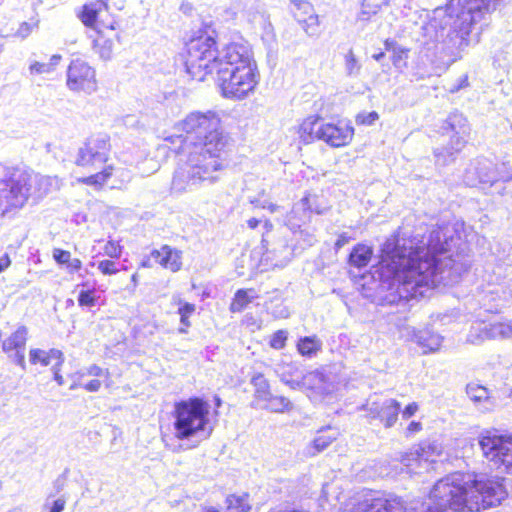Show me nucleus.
Wrapping results in <instances>:
<instances>
[{
	"instance_id": "nucleus-1",
	"label": "nucleus",
	"mask_w": 512,
	"mask_h": 512,
	"mask_svg": "<svg viewBox=\"0 0 512 512\" xmlns=\"http://www.w3.org/2000/svg\"><path fill=\"white\" fill-rule=\"evenodd\" d=\"M448 227L433 228L427 240L418 245L413 240L387 241L377 275L376 299L381 305L406 304L410 299L427 296L437 284L458 282L463 265L451 256L439 258L450 251L453 235Z\"/></svg>"
},
{
	"instance_id": "nucleus-2",
	"label": "nucleus",
	"mask_w": 512,
	"mask_h": 512,
	"mask_svg": "<svg viewBox=\"0 0 512 512\" xmlns=\"http://www.w3.org/2000/svg\"><path fill=\"white\" fill-rule=\"evenodd\" d=\"M176 129L184 135L166 138L172 144L180 143L176 150L179 162L171 183L172 191H194L218 182L227 167L230 145L218 114L211 110L191 112L176 124Z\"/></svg>"
},
{
	"instance_id": "nucleus-3",
	"label": "nucleus",
	"mask_w": 512,
	"mask_h": 512,
	"mask_svg": "<svg viewBox=\"0 0 512 512\" xmlns=\"http://www.w3.org/2000/svg\"><path fill=\"white\" fill-rule=\"evenodd\" d=\"M503 481L476 480L462 473L450 474L434 485L430 492L431 503L419 512H475L497 506L507 497ZM352 512L418 511L407 510L403 500L396 495L368 491L354 505Z\"/></svg>"
},
{
	"instance_id": "nucleus-4",
	"label": "nucleus",
	"mask_w": 512,
	"mask_h": 512,
	"mask_svg": "<svg viewBox=\"0 0 512 512\" xmlns=\"http://www.w3.org/2000/svg\"><path fill=\"white\" fill-rule=\"evenodd\" d=\"M185 65L188 74L198 81L215 72L225 98L245 99L259 82L256 62L246 45L230 43L218 50L211 36H200L187 43Z\"/></svg>"
},
{
	"instance_id": "nucleus-5",
	"label": "nucleus",
	"mask_w": 512,
	"mask_h": 512,
	"mask_svg": "<svg viewBox=\"0 0 512 512\" xmlns=\"http://www.w3.org/2000/svg\"><path fill=\"white\" fill-rule=\"evenodd\" d=\"M500 2L462 0L456 12L452 6L434 9L429 20L421 27V43L435 57L431 61L451 65L459 59L463 49L469 45L472 26L495 11Z\"/></svg>"
},
{
	"instance_id": "nucleus-6",
	"label": "nucleus",
	"mask_w": 512,
	"mask_h": 512,
	"mask_svg": "<svg viewBox=\"0 0 512 512\" xmlns=\"http://www.w3.org/2000/svg\"><path fill=\"white\" fill-rule=\"evenodd\" d=\"M0 184L3 185L0 187V199L5 201L6 209H19L30 196L42 198L59 188V179L0 163Z\"/></svg>"
},
{
	"instance_id": "nucleus-7",
	"label": "nucleus",
	"mask_w": 512,
	"mask_h": 512,
	"mask_svg": "<svg viewBox=\"0 0 512 512\" xmlns=\"http://www.w3.org/2000/svg\"><path fill=\"white\" fill-rule=\"evenodd\" d=\"M110 140L106 135H94L89 137L78 149L75 158L77 166L89 171L100 170L87 177L78 178V182L101 189L113 174L114 167L107 164L110 155Z\"/></svg>"
},
{
	"instance_id": "nucleus-8",
	"label": "nucleus",
	"mask_w": 512,
	"mask_h": 512,
	"mask_svg": "<svg viewBox=\"0 0 512 512\" xmlns=\"http://www.w3.org/2000/svg\"><path fill=\"white\" fill-rule=\"evenodd\" d=\"M210 405L201 398H190L175 404L174 430L179 440L208 439L213 431L209 419Z\"/></svg>"
},
{
	"instance_id": "nucleus-9",
	"label": "nucleus",
	"mask_w": 512,
	"mask_h": 512,
	"mask_svg": "<svg viewBox=\"0 0 512 512\" xmlns=\"http://www.w3.org/2000/svg\"><path fill=\"white\" fill-rule=\"evenodd\" d=\"M298 134L305 144L321 140L331 147L338 148L351 142L354 129L343 121L332 123L318 116H310L300 124Z\"/></svg>"
},
{
	"instance_id": "nucleus-10",
	"label": "nucleus",
	"mask_w": 512,
	"mask_h": 512,
	"mask_svg": "<svg viewBox=\"0 0 512 512\" xmlns=\"http://www.w3.org/2000/svg\"><path fill=\"white\" fill-rule=\"evenodd\" d=\"M478 444L483 457L493 467L512 474V434H504L497 429H485L478 436Z\"/></svg>"
},
{
	"instance_id": "nucleus-11",
	"label": "nucleus",
	"mask_w": 512,
	"mask_h": 512,
	"mask_svg": "<svg viewBox=\"0 0 512 512\" xmlns=\"http://www.w3.org/2000/svg\"><path fill=\"white\" fill-rule=\"evenodd\" d=\"M443 130L451 133L450 142L447 147L436 150L435 157L438 165H447L455 160L456 155L465 147L470 136V125L463 114L454 112L451 113L445 124Z\"/></svg>"
},
{
	"instance_id": "nucleus-12",
	"label": "nucleus",
	"mask_w": 512,
	"mask_h": 512,
	"mask_svg": "<svg viewBox=\"0 0 512 512\" xmlns=\"http://www.w3.org/2000/svg\"><path fill=\"white\" fill-rule=\"evenodd\" d=\"M310 200L309 197H303L299 202L294 204L286 219L287 227L293 233L302 249L311 247L316 242L314 233L306 229H301L302 224L310 219L311 212L322 214L321 209L317 207L314 208L310 205Z\"/></svg>"
},
{
	"instance_id": "nucleus-13",
	"label": "nucleus",
	"mask_w": 512,
	"mask_h": 512,
	"mask_svg": "<svg viewBox=\"0 0 512 512\" xmlns=\"http://www.w3.org/2000/svg\"><path fill=\"white\" fill-rule=\"evenodd\" d=\"M440 454L437 444L424 443L403 454L401 463L406 467L407 473L420 474L423 471L428 472Z\"/></svg>"
},
{
	"instance_id": "nucleus-14",
	"label": "nucleus",
	"mask_w": 512,
	"mask_h": 512,
	"mask_svg": "<svg viewBox=\"0 0 512 512\" xmlns=\"http://www.w3.org/2000/svg\"><path fill=\"white\" fill-rule=\"evenodd\" d=\"M66 85L73 92L91 94L97 89L94 68L83 60L71 61L67 69Z\"/></svg>"
},
{
	"instance_id": "nucleus-15",
	"label": "nucleus",
	"mask_w": 512,
	"mask_h": 512,
	"mask_svg": "<svg viewBox=\"0 0 512 512\" xmlns=\"http://www.w3.org/2000/svg\"><path fill=\"white\" fill-rule=\"evenodd\" d=\"M363 408L373 419H379L386 428L394 426L401 411L400 403L392 398L369 399Z\"/></svg>"
},
{
	"instance_id": "nucleus-16",
	"label": "nucleus",
	"mask_w": 512,
	"mask_h": 512,
	"mask_svg": "<svg viewBox=\"0 0 512 512\" xmlns=\"http://www.w3.org/2000/svg\"><path fill=\"white\" fill-rule=\"evenodd\" d=\"M291 12L294 18L301 25L302 29L309 36L318 32L319 18L314 13V7L309 0H290Z\"/></svg>"
},
{
	"instance_id": "nucleus-17",
	"label": "nucleus",
	"mask_w": 512,
	"mask_h": 512,
	"mask_svg": "<svg viewBox=\"0 0 512 512\" xmlns=\"http://www.w3.org/2000/svg\"><path fill=\"white\" fill-rule=\"evenodd\" d=\"M262 246L265 248V259L270 261L274 267H284L293 258L294 248L288 244L285 238H279L269 245V242L263 237Z\"/></svg>"
},
{
	"instance_id": "nucleus-18",
	"label": "nucleus",
	"mask_w": 512,
	"mask_h": 512,
	"mask_svg": "<svg viewBox=\"0 0 512 512\" xmlns=\"http://www.w3.org/2000/svg\"><path fill=\"white\" fill-rule=\"evenodd\" d=\"M466 393L476 409L481 413L492 412L497 406L496 400L490 391L480 384H467Z\"/></svg>"
},
{
	"instance_id": "nucleus-19",
	"label": "nucleus",
	"mask_w": 512,
	"mask_h": 512,
	"mask_svg": "<svg viewBox=\"0 0 512 512\" xmlns=\"http://www.w3.org/2000/svg\"><path fill=\"white\" fill-rule=\"evenodd\" d=\"M479 183H491L495 182V172L493 165L487 160H477L470 165L467 170V184L475 185Z\"/></svg>"
},
{
	"instance_id": "nucleus-20",
	"label": "nucleus",
	"mask_w": 512,
	"mask_h": 512,
	"mask_svg": "<svg viewBox=\"0 0 512 512\" xmlns=\"http://www.w3.org/2000/svg\"><path fill=\"white\" fill-rule=\"evenodd\" d=\"M338 435V431L331 427L320 429L310 445L306 447V455L314 457L323 452L338 438Z\"/></svg>"
},
{
	"instance_id": "nucleus-21",
	"label": "nucleus",
	"mask_w": 512,
	"mask_h": 512,
	"mask_svg": "<svg viewBox=\"0 0 512 512\" xmlns=\"http://www.w3.org/2000/svg\"><path fill=\"white\" fill-rule=\"evenodd\" d=\"M479 332V341L501 340L512 337V326L506 322L485 324L476 330Z\"/></svg>"
},
{
	"instance_id": "nucleus-22",
	"label": "nucleus",
	"mask_w": 512,
	"mask_h": 512,
	"mask_svg": "<svg viewBox=\"0 0 512 512\" xmlns=\"http://www.w3.org/2000/svg\"><path fill=\"white\" fill-rule=\"evenodd\" d=\"M151 258L162 267L169 269L173 272L180 270L181 261L178 251L164 245L159 250L151 252Z\"/></svg>"
},
{
	"instance_id": "nucleus-23",
	"label": "nucleus",
	"mask_w": 512,
	"mask_h": 512,
	"mask_svg": "<svg viewBox=\"0 0 512 512\" xmlns=\"http://www.w3.org/2000/svg\"><path fill=\"white\" fill-rule=\"evenodd\" d=\"M244 13L252 24L258 25L264 30L271 27L265 4L260 0H251L250 4L245 7Z\"/></svg>"
},
{
	"instance_id": "nucleus-24",
	"label": "nucleus",
	"mask_w": 512,
	"mask_h": 512,
	"mask_svg": "<svg viewBox=\"0 0 512 512\" xmlns=\"http://www.w3.org/2000/svg\"><path fill=\"white\" fill-rule=\"evenodd\" d=\"M279 376H280L281 381L284 384L288 385L292 389H297L301 385H303V386H309L312 389L321 391L322 390V384L324 382L323 374L320 373V372H317V371L310 372L307 375H305L303 377V381L302 382H300L298 379H293V378L292 379H286V372L285 371L279 373Z\"/></svg>"
},
{
	"instance_id": "nucleus-25",
	"label": "nucleus",
	"mask_w": 512,
	"mask_h": 512,
	"mask_svg": "<svg viewBox=\"0 0 512 512\" xmlns=\"http://www.w3.org/2000/svg\"><path fill=\"white\" fill-rule=\"evenodd\" d=\"M28 339V330L25 326H20L15 332L7 337L2 343L4 353H10L15 350L25 349Z\"/></svg>"
},
{
	"instance_id": "nucleus-26",
	"label": "nucleus",
	"mask_w": 512,
	"mask_h": 512,
	"mask_svg": "<svg viewBox=\"0 0 512 512\" xmlns=\"http://www.w3.org/2000/svg\"><path fill=\"white\" fill-rule=\"evenodd\" d=\"M373 255L372 247L365 244H357L349 255V264L356 268L366 267Z\"/></svg>"
},
{
	"instance_id": "nucleus-27",
	"label": "nucleus",
	"mask_w": 512,
	"mask_h": 512,
	"mask_svg": "<svg viewBox=\"0 0 512 512\" xmlns=\"http://www.w3.org/2000/svg\"><path fill=\"white\" fill-rule=\"evenodd\" d=\"M415 338L418 345L424 349L423 353L425 354L437 351L440 348L443 340L439 334L429 330L419 331L417 334H415Z\"/></svg>"
},
{
	"instance_id": "nucleus-28",
	"label": "nucleus",
	"mask_w": 512,
	"mask_h": 512,
	"mask_svg": "<svg viewBox=\"0 0 512 512\" xmlns=\"http://www.w3.org/2000/svg\"><path fill=\"white\" fill-rule=\"evenodd\" d=\"M107 8L108 5L103 0L85 4L79 14V18L85 26L92 28L96 23L99 12Z\"/></svg>"
},
{
	"instance_id": "nucleus-29",
	"label": "nucleus",
	"mask_w": 512,
	"mask_h": 512,
	"mask_svg": "<svg viewBox=\"0 0 512 512\" xmlns=\"http://www.w3.org/2000/svg\"><path fill=\"white\" fill-rule=\"evenodd\" d=\"M62 351L52 348L48 351L33 348L29 351V361L31 364H41L42 366H48L51 363L52 358H61Z\"/></svg>"
},
{
	"instance_id": "nucleus-30",
	"label": "nucleus",
	"mask_w": 512,
	"mask_h": 512,
	"mask_svg": "<svg viewBox=\"0 0 512 512\" xmlns=\"http://www.w3.org/2000/svg\"><path fill=\"white\" fill-rule=\"evenodd\" d=\"M255 298H257V294L253 289H239L235 293L229 309L232 313L241 312Z\"/></svg>"
},
{
	"instance_id": "nucleus-31",
	"label": "nucleus",
	"mask_w": 512,
	"mask_h": 512,
	"mask_svg": "<svg viewBox=\"0 0 512 512\" xmlns=\"http://www.w3.org/2000/svg\"><path fill=\"white\" fill-rule=\"evenodd\" d=\"M322 342L316 336L300 338L297 343V350L302 356L311 357L321 350Z\"/></svg>"
},
{
	"instance_id": "nucleus-32",
	"label": "nucleus",
	"mask_w": 512,
	"mask_h": 512,
	"mask_svg": "<svg viewBox=\"0 0 512 512\" xmlns=\"http://www.w3.org/2000/svg\"><path fill=\"white\" fill-rule=\"evenodd\" d=\"M114 43L111 39L104 37L99 33L97 38L93 41V50L104 60H110L113 54Z\"/></svg>"
},
{
	"instance_id": "nucleus-33",
	"label": "nucleus",
	"mask_w": 512,
	"mask_h": 512,
	"mask_svg": "<svg viewBox=\"0 0 512 512\" xmlns=\"http://www.w3.org/2000/svg\"><path fill=\"white\" fill-rule=\"evenodd\" d=\"M251 384L255 388V397L262 401H268V399L272 398V394L270 392V386L267 379L262 374H257L253 376L251 380Z\"/></svg>"
},
{
	"instance_id": "nucleus-34",
	"label": "nucleus",
	"mask_w": 512,
	"mask_h": 512,
	"mask_svg": "<svg viewBox=\"0 0 512 512\" xmlns=\"http://www.w3.org/2000/svg\"><path fill=\"white\" fill-rule=\"evenodd\" d=\"M247 494L230 495L226 499L228 512H248L251 509Z\"/></svg>"
},
{
	"instance_id": "nucleus-35",
	"label": "nucleus",
	"mask_w": 512,
	"mask_h": 512,
	"mask_svg": "<svg viewBox=\"0 0 512 512\" xmlns=\"http://www.w3.org/2000/svg\"><path fill=\"white\" fill-rule=\"evenodd\" d=\"M379 11L380 9L378 7H373L371 5L368 6L367 0H363L360 11L356 16V22L364 26L371 21Z\"/></svg>"
},
{
	"instance_id": "nucleus-36",
	"label": "nucleus",
	"mask_w": 512,
	"mask_h": 512,
	"mask_svg": "<svg viewBox=\"0 0 512 512\" xmlns=\"http://www.w3.org/2000/svg\"><path fill=\"white\" fill-rule=\"evenodd\" d=\"M77 375H79L80 378H84L85 376H93V377H98V378H101V377L109 378L110 373L107 369H103L96 364H92L87 368L81 369V370L73 373L72 377H75Z\"/></svg>"
},
{
	"instance_id": "nucleus-37",
	"label": "nucleus",
	"mask_w": 512,
	"mask_h": 512,
	"mask_svg": "<svg viewBox=\"0 0 512 512\" xmlns=\"http://www.w3.org/2000/svg\"><path fill=\"white\" fill-rule=\"evenodd\" d=\"M344 60L346 74L348 76H358L361 70V65L356 59L352 49L345 54Z\"/></svg>"
},
{
	"instance_id": "nucleus-38",
	"label": "nucleus",
	"mask_w": 512,
	"mask_h": 512,
	"mask_svg": "<svg viewBox=\"0 0 512 512\" xmlns=\"http://www.w3.org/2000/svg\"><path fill=\"white\" fill-rule=\"evenodd\" d=\"M269 407L274 412H284L286 410H290L292 404L290 400L283 396H273L271 399H268Z\"/></svg>"
},
{
	"instance_id": "nucleus-39",
	"label": "nucleus",
	"mask_w": 512,
	"mask_h": 512,
	"mask_svg": "<svg viewBox=\"0 0 512 512\" xmlns=\"http://www.w3.org/2000/svg\"><path fill=\"white\" fill-rule=\"evenodd\" d=\"M66 499L64 496H61L55 500H51L48 497L43 505V509L48 512H62L65 509Z\"/></svg>"
},
{
	"instance_id": "nucleus-40",
	"label": "nucleus",
	"mask_w": 512,
	"mask_h": 512,
	"mask_svg": "<svg viewBox=\"0 0 512 512\" xmlns=\"http://www.w3.org/2000/svg\"><path fill=\"white\" fill-rule=\"evenodd\" d=\"M287 337L288 332L286 330H278L271 336L269 344L273 349H283L286 345Z\"/></svg>"
},
{
	"instance_id": "nucleus-41",
	"label": "nucleus",
	"mask_w": 512,
	"mask_h": 512,
	"mask_svg": "<svg viewBox=\"0 0 512 512\" xmlns=\"http://www.w3.org/2000/svg\"><path fill=\"white\" fill-rule=\"evenodd\" d=\"M172 300L174 304L179 305L178 314L180 316H191L195 312V305L188 302H183L179 295H174Z\"/></svg>"
},
{
	"instance_id": "nucleus-42",
	"label": "nucleus",
	"mask_w": 512,
	"mask_h": 512,
	"mask_svg": "<svg viewBox=\"0 0 512 512\" xmlns=\"http://www.w3.org/2000/svg\"><path fill=\"white\" fill-rule=\"evenodd\" d=\"M78 304L81 307H93L96 304L95 290H82L78 295Z\"/></svg>"
},
{
	"instance_id": "nucleus-43",
	"label": "nucleus",
	"mask_w": 512,
	"mask_h": 512,
	"mask_svg": "<svg viewBox=\"0 0 512 512\" xmlns=\"http://www.w3.org/2000/svg\"><path fill=\"white\" fill-rule=\"evenodd\" d=\"M104 253L110 258H119L122 254V247L118 244V242L110 240L108 241L104 248Z\"/></svg>"
},
{
	"instance_id": "nucleus-44",
	"label": "nucleus",
	"mask_w": 512,
	"mask_h": 512,
	"mask_svg": "<svg viewBox=\"0 0 512 512\" xmlns=\"http://www.w3.org/2000/svg\"><path fill=\"white\" fill-rule=\"evenodd\" d=\"M52 257L57 264L67 266L71 258V253L67 250L54 248L52 251Z\"/></svg>"
},
{
	"instance_id": "nucleus-45",
	"label": "nucleus",
	"mask_w": 512,
	"mask_h": 512,
	"mask_svg": "<svg viewBox=\"0 0 512 512\" xmlns=\"http://www.w3.org/2000/svg\"><path fill=\"white\" fill-rule=\"evenodd\" d=\"M378 118H379V115L375 111H371L368 113L363 112V113H359L356 116V123L362 124V125H372L376 120H378Z\"/></svg>"
},
{
	"instance_id": "nucleus-46",
	"label": "nucleus",
	"mask_w": 512,
	"mask_h": 512,
	"mask_svg": "<svg viewBox=\"0 0 512 512\" xmlns=\"http://www.w3.org/2000/svg\"><path fill=\"white\" fill-rule=\"evenodd\" d=\"M98 269L101 271L104 275H114L118 273L119 269L117 268V265L112 260H103L98 263Z\"/></svg>"
},
{
	"instance_id": "nucleus-47",
	"label": "nucleus",
	"mask_w": 512,
	"mask_h": 512,
	"mask_svg": "<svg viewBox=\"0 0 512 512\" xmlns=\"http://www.w3.org/2000/svg\"><path fill=\"white\" fill-rule=\"evenodd\" d=\"M8 358L21 367L22 370H26L25 362V349L15 350L10 353H6Z\"/></svg>"
},
{
	"instance_id": "nucleus-48",
	"label": "nucleus",
	"mask_w": 512,
	"mask_h": 512,
	"mask_svg": "<svg viewBox=\"0 0 512 512\" xmlns=\"http://www.w3.org/2000/svg\"><path fill=\"white\" fill-rule=\"evenodd\" d=\"M29 70L31 74H48L53 72L51 70V65L37 61L30 65Z\"/></svg>"
},
{
	"instance_id": "nucleus-49",
	"label": "nucleus",
	"mask_w": 512,
	"mask_h": 512,
	"mask_svg": "<svg viewBox=\"0 0 512 512\" xmlns=\"http://www.w3.org/2000/svg\"><path fill=\"white\" fill-rule=\"evenodd\" d=\"M34 27H37V24L32 25L28 22H22L16 32V36L25 39L31 34Z\"/></svg>"
},
{
	"instance_id": "nucleus-50",
	"label": "nucleus",
	"mask_w": 512,
	"mask_h": 512,
	"mask_svg": "<svg viewBox=\"0 0 512 512\" xmlns=\"http://www.w3.org/2000/svg\"><path fill=\"white\" fill-rule=\"evenodd\" d=\"M251 203L255 207H259V208H262V209H268L271 213H274V212L279 210V206L278 205L270 203V202H268L266 200L265 201H260L259 199L251 200Z\"/></svg>"
},
{
	"instance_id": "nucleus-51",
	"label": "nucleus",
	"mask_w": 512,
	"mask_h": 512,
	"mask_svg": "<svg viewBox=\"0 0 512 512\" xmlns=\"http://www.w3.org/2000/svg\"><path fill=\"white\" fill-rule=\"evenodd\" d=\"M418 404L416 402H412L408 404L402 411L401 415L403 419H409L412 416L415 415V413L418 411Z\"/></svg>"
},
{
	"instance_id": "nucleus-52",
	"label": "nucleus",
	"mask_w": 512,
	"mask_h": 512,
	"mask_svg": "<svg viewBox=\"0 0 512 512\" xmlns=\"http://www.w3.org/2000/svg\"><path fill=\"white\" fill-rule=\"evenodd\" d=\"M66 268L70 274L76 273L82 268V262L78 258H70Z\"/></svg>"
},
{
	"instance_id": "nucleus-53",
	"label": "nucleus",
	"mask_w": 512,
	"mask_h": 512,
	"mask_svg": "<svg viewBox=\"0 0 512 512\" xmlns=\"http://www.w3.org/2000/svg\"><path fill=\"white\" fill-rule=\"evenodd\" d=\"M102 386V383L99 379H93L88 383L83 385V388L88 392H98Z\"/></svg>"
},
{
	"instance_id": "nucleus-54",
	"label": "nucleus",
	"mask_w": 512,
	"mask_h": 512,
	"mask_svg": "<svg viewBox=\"0 0 512 512\" xmlns=\"http://www.w3.org/2000/svg\"><path fill=\"white\" fill-rule=\"evenodd\" d=\"M422 429V424L418 421H412L406 428V436H411Z\"/></svg>"
},
{
	"instance_id": "nucleus-55",
	"label": "nucleus",
	"mask_w": 512,
	"mask_h": 512,
	"mask_svg": "<svg viewBox=\"0 0 512 512\" xmlns=\"http://www.w3.org/2000/svg\"><path fill=\"white\" fill-rule=\"evenodd\" d=\"M351 240V237L347 235V233H342L338 236L335 242V249L339 250L346 244H348Z\"/></svg>"
},
{
	"instance_id": "nucleus-56",
	"label": "nucleus",
	"mask_w": 512,
	"mask_h": 512,
	"mask_svg": "<svg viewBox=\"0 0 512 512\" xmlns=\"http://www.w3.org/2000/svg\"><path fill=\"white\" fill-rule=\"evenodd\" d=\"M392 0H367V5L378 7L381 9L383 6H388Z\"/></svg>"
},
{
	"instance_id": "nucleus-57",
	"label": "nucleus",
	"mask_w": 512,
	"mask_h": 512,
	"mask_svg": "<svg viewBox=\"0 0 512 512\" xmlns=\"http://www.w3.org/2000/svg\"><path fill=\"white\" fill-rule=\"evenodd\" d=\"M11 261L7 253H4L0 256V273L4 271L9 265Z\"/></svg>"
},
{
	"instance_id": "nucleus-58",
	"label": "nucleus",
	"mask_w": 512,
	"mask_h": 512,
	"mask_svg": "<svg viewBox=\"0 0 512 512\" xmlns=\"http://www.w3.org/2000/svg\"><path fill=\"white\" fill-rule=\"evenodd\" d=\"M54 359L57 360V362L52 366L51 370L53 373H56V372L60 373L61 367L65 360L64 354L62 353L61 358H54Z\"/></svg>"
},
{
	"instance_id": "nucleus-59",
	"label": "nucleus",
	"mask_w": 512,
	"mask_h": 512,
	"mask_svg": "<svg viewBox=\"0 0 512 512\" xmlns=\"http://www.w3.org/2000/svg\"><path fill=\"white\" fill-rule=\"evenodd\" d=\"M71 374L69 377L72 379V384L70 385V390H75L79 387H83L84 384L81 383L82 378L79 375L72 377Z\"/></svg>"
},
{
	"instance_id": "nucleus-60",
	"label": "nucleus",
	"mask_w": 512,
	"mask_h": 512,
	"mask_svg": "<svg viewBox=\"0 0 512 512\" xmlns=\"http://www.w3.org/2000/svg\"><path fill=\"white\" fill-rule=\"evenodd\" d=\"M65 486V478L58 477L54 482V488L57 493L61 492Z\"/></svg>"
},
{
	"instance_id": "nucleus-61",
	"label": "nucleus",
	"mask_w": 512,
	"mask_h": 512,
	"mask_svg": "<svg viewBox=\"0 0 512 512\" xmlns=\"http://www.w3.org/2000/svg\"><path fill=\"white\" fill-rule=\"evenodd\" d=\"M60 60L61 56L58 54H55L50 58V62L48 64L51 65L52 71H54V68L59 64Z\"/></svg>"
},
{
	"instance_id": "nucleus-62",
	"label": "nucleus",
	"mask_w": 512,
	"mask_h": 512,
	"mask_svg": "<svg viewBox=\"0 0 512 512\" xmlns=\"http://www.w3.org/2000/svg\"><path fill=\"white\" fill-rule=\"evenodd\" d=\"M304 197H309L311 200H310V205L312 207H317L319 209L322 210V213L324 212V208L323 207H320L318 204H317V196L316 195H310V194H307L305 195Z\"/></svg>"
},
{
	"instance_id": "nucleus-63",
	"label": "nucleus",
	"mask_w": 512,
	"mask_h": 512,
	"mask_svg": "<svg viewBox=\"0 0 512 512\" xmlns=\"http://www.w3.org/2000/svg\"><path fill=\"white\" fill-rule=\"evenodd\" d=\"M260 223V220H258L257 218H250L248 221H247V225L250 229H255Z\"/></svg>"
},
{
	"instance_id": "nucleus-64",
	"label": "nucleus",
	"mask_w": 512,
	"mask_h": 512,
	"mask_svg": "<svg viewBox=\"0 0 512 512\" xmlns=\"http://www.w3.org/2000/svg\"><path fill=\"white\" fill-rule=\"evenodd\" d=\"M53 378L57 382L58 385L62 386L64 384V378L61 373H53Z\"/></svg>"
}]
</instances>
